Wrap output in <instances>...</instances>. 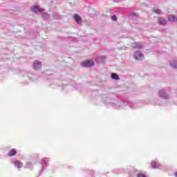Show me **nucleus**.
Returning a JSON list of instances; mask_svg holds the SVG:
<instances>
[{
  "label": "nucleus",
  "instance_id": "9b49d317",
  "mask_svg": "<svg viewBox=\"0 0 177 177\" xmlns=\"http://www.w3.org/2000/svg\"><path fill=\"white\" fill-rule=\"evenodd\" d=\"M111 78L112 80H120V77L115 73H112Z\"/></svg>",
  "mask_w": 177,
  "mask_h": 177
},
{
  "label": "nucleus",
  "instance_id": "6e6552de",
  "mask_svg": "<svg viewBox=\"0 0 177 177\" xmlns=\"http://www.w3.org/2000/svg\"><path fill=\"white\" fill-rule=\"evenodd\" d=\"M159 96H160V97H162V99H168V95L165 94L164 91H159Z\"/></svg>",
  "mask_w": 177,
  "mask_h": 177
},
{
  "label": "nucleus",
  "instance_id": "f8f14e48",
  "mask_svg": "<svg viewBox=\"0 0 177 177\" xmlns=\"http://www.w3.org/2000/svg\"><path fill=\"white\" fill-rule=\"evenodd\" d=\"M171 66L174 68H177V61L174 60L171 62Z\"/></svg>",
  "mask_w": 177,
  "mask_h": 177
},
{
  "label": "nucleus",
  "instance_id": "4468645a",
  "mask_svg": "<svg viewBox=\"0 0 177 177\" xmlns=\"http://www.w3.org/2000/svg\"><path fill=\"white\" fill-rule=\"evenodd\" d=\"M135 48H137L138 49H142V44L139 43H136L135 44Z\"/></svg>",
  "mask_w": 177,
  "mask_h": 177
},
{
  "label": "nucleus",
  "instance_id": "f03ea898",
  "mask_svg": "<svg viewBox=\"0 0 177 177\" xmlns=\"http://www.w3.org/2000/svg\"><path fill=\"white\" fill-rule=\"evenodd\" d=\"M134 57H135L136 60H142L145 57V55H143V53H142V52H140V50H138V51L136 52V53L134 55Z\"/></svg>",
  "mask_w": 177,
  "mask_h": 177
},
{
  "label": "nucleus",
  "instance_id": "a211bd4d",
  "mask_svg": "<svg viewBox=\"0 0 177 177\" xmlns=\"http://www.w3.org/2000/svg\"><path fill=\"white\" fill-rule=\"evenodd\" d=\"M175 176L177 177V171L175 173Z\"/></svg>",
  "mask_w": 177,
  "mask_h": 177
},
{
  "label": "nucleus",
  "instance_id": "f3484780",
  "mask_svg": "<svg viewBox=\"0 0 177 177\" xmlns=\"http://www.w3.org/2000/svg\"><path fill=\"white\" fill-rule=\"evenodd\" d=\"M112 20H114L115 21H117V16L113 15L112 16Z\"/></svg>",
  "mask_w": 177,
  "mask_h": 177
},
{
  "label": "nucleus",
  "instance_id": "1a4fd4ad",
  "mask_svg": "<svg viewBox=\"0 0 177 177\" xmlns=\"http://www.w3.org/2000/svg\"><path fill=\"white\" fill-rule=\"evenodd\" d=\"M168 20H169V21H177L176 16L169 15L168 17Z\"/></svg>",
  "mask_w": 177,
  "mask_h": 177
},
{
  "label": "nucleus",
  "instance_id": "2eb2a0df",
  "mask_svg": "<svg viewBox=\"0 0 177 177\" xmlns=\"http://www.w3.org/2000/svg\"><path fill=\"white\" fill-rule=\"evenodd\" d=\"M153 12H155V13H156L157 15H160V13H161V10H160L158 9L153 10Z\"/></svg>",
  "mask_w": 177,
  "mask_h": 177
},
{
  "label": "nucleus",
  "instance_id": "9d476101",
  "mask_svg": "<svg viewBox=\"0 0 177 177\" xmlns=\"http://www.w3.org/2000/svg\"><path fill=\"white\" fill-rule=\"evenodd\" d=\"M158 24L161 26H165V24H167V21H165L164 19H159Z\"/></svg>",
  "mask_w": 177,
  "mask_h": 177
},
{
  "label": "nucleus",
  "instance_id": "20e7f679",
  "mask_svg": "<svg viewBox=\"0 0 177 177\" xmlns=\"http://www.w3.org/2000/svg\"><path fill=\"white\" fill-rule=\"evenodd\" d=\"M74 19L77 24H80L81 21H82V19H81V17L78 14L74 15Z\"/></svg>",
  "mask_w": 177,
  "mask_h": 177
},
{
  "label": "nucleus",
  "instance_id": "39448f33",
  "mask_svg": "<svg viewBox=\"0 0 177 177\" xmlns=\"http://www.w3.org/2000/svg\"><path fill=\"white\" fill-rule=\"evenodd\" d=\"M17 153V151L16 149L13 148L8 152L9 157H12L13 156H16V153Z\"/></svg>",
  "mask_w": 177,
  "mask_h": 177
},
{
  "label": "nucleus",
  "instance_id": "dca6fc26",
  "mask_svg": "<svg viewBox=\"0 0 177 177\" xmlns=\"http://www.w3.org/2000/svg\"><path fill=\"white\" fill-rule=\"evenodd\" d=\"M137 177H147L146 175L143 174H140L137 175Z\"/></svg>",
  "mask_w": 177,
  "mask_h": 177
},
{
  "label": "nucleus",
  "instance_id": "ddd939ff",
  "mask_svg": "<svg viewBox=\"0 0 177 177\" xmlns=\"http://www.w3.org/2000/svg\"><path fill=\"white\" fill-rule=\"evenodd\" d=\"M151 165L153 168H158V165H157V162H151Z\"/></svg>",
  "mask_w": 177,
  "mask_h": 177
},
{
  "label": "nucleus",
  "instance_id": "f257e3e1",
  "mask_svg": "<svg viewBox=\"0 0 177 177\" xmlns=\"http://www.w3.org/2000/svg\"><path fill=\"white\" fill-rule=\"evenodd\" d=\"M82 67H93V66H95V62L92 59H88L82 62Z\"/></svg>",
  "mask_w": 177,
  "mask_h": 177
},
{
  "label": "nucleus",
  "instance_id": "6ab92c4d",
  "mask_svg": "<svg viewBox=\"0 0 177 177\" xmlns=\"http://www.w3.org/2000/svg\"><path fill=\"white\" fill-rule=\"evenodd\" d=\"M133 16H138V15H136V14H133Z\"/></svg>",
  "mask_w": 177,
  "mask_h": 177
},
{
  "label": "nucleus",
  "instance_id": "423d86ee",
  "mask_svg": "<svg viewBox=\"0 0 177 177\" xmlns=\"http://www.w3.org/2000/svg\"><path fill=\"white\" fill-rule=\"evenodd\" d=\"M14 165H15V167H17V168L20 169V168H22L23 167V163L19 160H17L14 162Z\"/></svg>",
  "mask_w": 177,
  "mask_h": 177
},
{
  "label": "nucleus",
  "instance_id": "7ed1b4c3",
  "mask_svg": "<svg viewBox=\"0 0 177 177\" xmlns=\"http://www.w3.org/2000/svg\"><path fill=\"white\" fill-rule=\"evenodd\" d=\"M42 68V64L39 61H35L33 62L34 70H39Z\"/></svg>",
  "mask_w": 177,
  "mask_h": 177
},
{
  "label": "nucleus",
  "instance_id": "0eeeda50",
  "mask_svg": "<svg viewBox=\"0 0 177 177\" xmlns=\"http://www.w3.org/2000/svg\"><path fill=\"white\" fill-rule=\"evenodd\" d=\"M32 12H34L35 13H37V12H41V8H39V6H35L31 8Z\"/></svg>",
  "mask_w": 177,
  "mask_h": 177
}]
</instances>
